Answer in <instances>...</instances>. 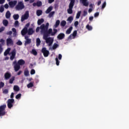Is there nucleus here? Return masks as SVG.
<instances>
[{
  "instance_id": "obj_1",
  "label": "nucleus",
  "mask_w": 129,
  "mask_h": 129,
  "mask_svg": "<svg viewBox=\"0 0 129 129\" xmlns=\"http://www.w3.org/2000/svg\"><path fill=\"white\" fill-rule=\"evenodd\" d=\"M49 28V23H46V25L42 24L40 26V29L41 30V33H43V39L45 40L46 43L48 44V46H51L54 42V39L51 37H48L49 36H55L58 30L56 29Z\"/></svg>"
},
{
  "instance_id": "obj_2",
  "label": "nucleus",
  "mask_w": 129,
  "mask_h": 129,
  "mask_svg": "<svg viewBox=\"0 0 129 129\" xmlns=\"http://www.w3.org/2000/svg\"><path fill=\"white\" fill-rule=\"evenodd\" d=\"M25 63L26 62L24 60V59H19L18 62L17 60H15L13 62L12 65L14 66V69L15 72H18L19 70L21 69V66H23V65H25Z\"/></svg>"
},
{
  "instance_id": "obj_3",
  "label": "nucleus",
  "mask_w": 129,
  "mask_h": 129,
  "mask_svg": "<svg viewBox=\"0 0 129 129\" xmlns=\"http://www.w3.org/2000/svg\"><path fill=\"white\" fill-rule=\"evenodd\" d=\"M75 5V0H71L69 5V9L67 10L68 14L71 15L73 14V7Z\"/></svg>"
},
{
  "instance_id": "obj_4",
  "label": "nucleus",
  "mask_w": 129,
  "mask_h": 129,
  "mask_svg": "<svg viewBox=\"0 0 129 129\" xmlns=\"http://www.w3.org/2000/svg\"><path fill=\"white\" fill-rule=\"evenodd\" d=\"M25 9V5H24V3L23 2H19L18 3V4L15 7V10L16 11H22Z\"/></svg>"
},
{
  "instance_id": "obj_5",
  "label": "nucleus",
  "mask_w": 129,
  "mask_h": 129,
  "mask_svg": "<svg viewBox=\"0 0 129 129\" xmlns=\"http://www.w3.org/2000/svg\"><path fill=\"white\" fill-rule=\"evenodd\" d=\"M15 102V100L14 99H8L7 101V105L8 107V108H12L13 106H14V105H13V103Z\"/></svg>"
},
{
  "instance_id": "obj_6",
  "label": "nucleus",
  "mask_w": 129,
  "mask_h": 129,
  "mask_svg": "<svg viewBox=\"0 0 129 129\" xmlns=\"http://www.w3.org/2000/svg\"><path fill=\"white\" fill-rule=\"evenodd\" d=\"M29 17V11H26L24 15H22L21 17V22H24L25 20H28Z\"/></svg>"
},
{
  "instance_id": "obj_7",
  "label": "nucleus",
  "mask_w": 129,
  "mask_h": 129,
  "mask_svg": "<svg viewBox=\"0 0 129 129\" xmlns=\"http://www.w3.org/2000/svg\"><path fill=\"white\" fill-rule=\"evenodd\" d=\"M7 46H14V40L11 38H8L6 39Z\"/></svg>"
},
{
  "instance_id": "obj_8",
  "label": "nucleus",
  "mask_w": 129,
  "mask_h": 129,
  "mask_svg": "<svg viewBox=\"0 0 129 129\" xmlns=\"http://www.w3.org/2000/svg\"><path fill=\"white\" fill-rule=\"evenodd\" d=\"M42 53H43L44 57H48L49 56V51L46 47H43L41 50Z\"/></svg>"
},
{
  "instance_id": "obj_9",
  "label": "nucleus",
  "mask_w": 129,
  "mask_h": 129,
  "mask_svg": "<svg viewBox=\"0 0 129 129\" xmlns=\"http://www.w3.org/2000/svg\"><path fill=\"white\" fill-rule=\"evenodd\" d=\"M11 55L10 56V60L11 61H13L15 58H16V49H13L12 52H11Z\"/></svg>"
},
{
  "instance_id": "obj_10",
  "label": "nucleus",
  "mask_w": 129,
  "mask_h": 129,
  "mask_svg": "<svg viewBox=\"0 0 129 129\" xmlns=\"http://www.w3.org/2000/svg\"><path fill=\"white\" fill-rule=\"evenodd\" d=\"M77 36V31L75 30L73 32L72 34H71L68 37V40H71V39H74L75 37Z\"/></svg>"
},
{
  "instance_id": "obj_11",
  "label": "nucleus",
  "mask_w": 129,
  "mask_h": 129,
  "mask_svg": "<svg viewBox=\"0 0 129 129\" xmlns=\"http://www.w3.org/2000/svg\"><path fill=\"white\" fill-rule=\"evenodd\" d=\"M18 4V1H10L9 3V5L10 7V8H14L16 5Z\"/></svg>"
},
{
  "instance_id": "obj_12",
  "label": "nucleus",
  "mask_w": 129,
  "mask_h": 129,
  "mask_svg": "<svg viewBox=\"0 0 129 129\" xmlns=\"http://www.w3.org/2000/svg\"><path fill=\"white\" fill-rule=\"evenodd\" d=\"M57 38L58 40H63L65 38V34L60 33L57 35Z\"/></svg>"
},
{
  "instance_id": "obj_13",
  "label": "nucleus",
  "mask_w": 129,
  "mask_h": 129,
  "mask_svg": "<svg viewBox=\"0 0 129 129\" xmlns=\"http://www.w3.org/2000/svg\"><path fill=\"white\" fill-rule=\"evenodd\" d=\"M28 33V28L24 27L21 31V35L22 36H25Z\"/></svg>"
},
{
  "instance_id": "obj_14",
  "label": "nucleus",
  "mask_w": 129,
  "mask_h": 129,
  "mask_svg": "<svg viewBox=\"0 0 129 129\" xmlns=\"http://www.w3.org/2000/svg\"><path fill=\"white\" fill-rule=\"evenodd\" d=\"M4 76H5V79L6 80H8V79H10L12 77V75L11 74V73L9 72H7L5 73Z\"/></svg>"
},
{
  "instance_id": "obj_15",
  "label": "nucleus",
  "mask_w": 129,
  "mask_h": 129,
  "mask_svg": "<svg viewBox=\"0 0 129 129\" xmlns=\"http://www.w3.org/2000/svg\"><path fill=\"white\" fill-rule=\"evenodd\" d=\"M80 3L83 4V6L85 7H88V3H87V0H80Z\"/></svg>"
},
{
  "instance_id": "obj_16",
  "label": "nucleus",
  "mask_w": 129,
  "mask_h": 129,
  "mask_svg": "<svg viewBox=\"0 0 129 129\" xmlns=\"http://www.w3.org/2000/svg\"><path fill=\"white\" fill-rule=\"evenodd\" d=\"M53 10V7L50 6L45 11V14H49L52 12V10Z\"/></svg>"
},
{
  "instance_id": "obj_17",
  "label": "nucleus",
  "mask_w": 129,
  "mask_h": 129,
  "mask_svg": "<svg viewBox=\"0 0 129 129\" xmlns=\"http://www.w3.org/2000/svg\"><path fill=\"white\" fill-rule=\"evenodd\" d=\"M6 108H7V105L4 104L0 106V111H6Z\"/></svg>"
},
{
  "instance_id": "obj_18",
  "label": "nucleus",
  "mask_w": 129,
  "mask_h": 129,
  "mask_svg": "<svg viewBox=\"0 0 129 129\" xmlns=\"http://www.w3.org/2000/svg\"><path fill=\"white\" fill-rule=\"evenodd\" d=\"M34 32L35 31H34V30H33V28H29L27 32L28 34L30 35H33V34H34Z\"/></svg>"
},
{
  "instance_id": "obj_19",
  "label": "nucleus",
  "mask_w": 129,
  "mask_h": 129,
  "mask_svg": "<svg viewBox=\"0 0 129 129\" xmlns=\"http://www.w3.org/2000/svg\"><path fill=\"white\" fill-rule=\"evenodd\" d=\"M72 30H73V27L72 26H71L68 29H67V30L66 32V33L67 35L71 34V31H72Z\"/></svg>"
},
{
  "instance_id": "obj_20",
  "label": "nucleus",
  "mask_w": 129,
  "mask_h": 129,
  "mask_svg": "<svg viewBox=\"0 0 129 129\" xmlns=\"http://www.w3.org/2000/svg\"><path fill=\"white\" fill-rule=\"evenodd\" d=\"M11 51V48H8L7 50L4 52V56H8V54H10V52Z\"/></svg>"
},
{
  "instance_id": "obj_21",
  "label": "nucleus",
  "mask_w": 129,
  "mask_h": 129,
  "mask_svg": "<svg viewBox=\"0 0 129 129\" xmlns=\"http://www.w3.org/2000/svg\"><path fill=\"white\" fill-rule=\"evenodd\" d=\"M48 17L51 19L52 17H54V15H55V11H52L50 13H48Z\"/></svg>"
},
{
  "instance_id": "obj_22",
  "label": "nucleus",
  "mask_w": 129,
  "mask_h": 129,
  "mask_svg": "<svg viewBox=\"0 0 129 129\" xmlns=\"http://www.w3.org/2000/svg\"><path fill=\"white\" fill-rule=\"evenodd\" d=\"M59 25H60V20H57L56 22L55 25H54V28L56 29V28H58L59 27Z\"/></svg>"
},
{
  "instance_id": "obj_23",
  "label": "nucleus",
  "mask_w": 129,
  "mask_h": 129,
  "mask_svg": "<svg viewBox=\"0 0 129 129\" xmlns=\"http://www.w3.org/2000/svg\"><path fill=\"white\" fill-rule=\"evenodd\" d=\"M13 18L14 20L17 21V20H19V18H20V15H19V14H14L13 16Z\"/></svg>"
},
{
  "instance_id": "obj_24",
  "label": "nucleus",
  "mask_w": 129,
  "mask_h": 129,
  "mask_svg": "<svg viewBox=\"0 0 129 129\" xmlns=\"http://www.w3.org/2000/svg\"><path fill=\"white\" fill-rule=\"evenodd\" d=\"M6 19H10L11 18V12L9 11H8L6 14Z\"/></svg>"
},
{
  "instance_id": "obj_25",
  "label": "nucleus",
  "mask_w": 129,
  "mask_h": 129,
  "mask_svg": "<svg viewBox=\"0 0 129 129\" xmlns=\"http://www.w3.org/2000/svg\"><path fill=\"white\" fill-rule=\"evenodd\" d=\"M44 22V19L41 18V19H39L37 21V24L38 26H40V25H42L43 24V22Z\"/></svg>"
},
{
  "instance_id": "obj_26",
  "label": "nucleus",
  "mask_w": 129,
  "mask_h": 129,
  "mask_svg": "<svg viewBox=\"0 0 129 129\" xmlns=\"http://www.w3.org/2000/svg\"><path fill=\"white\" fill-rule=\"evenodd\" d=\"M0 46H1V48H3V46L5 45V40L3 38L0 39Z\"/></svg>"
},
{
  "instance_id": "obj_27",
  "label": "nucleus",
  "mask_w": 129,
  "mask_h": 129,
  "mask_svg": "<svg viewBox=\"0 0 129 129\" xmlns=\"http://www.w3.org/2000/svg\"><path fill=\"white\" fill-rule=\"evenodd\" d=\"M43 13V11L42 10H38L36 11V15L38 16V17H40L41 15H42V13Z\"/></svg>"
},
{
  "instance_id": "obj_28",
  "label": "nucleus",
  "mask_w": 129,
  "mask_h": 129,
  "mask_svg": "<svg viewBox=\"0 0 129 129\" xmlns=\"http://www.w3.org/2000/svg\"><path fill=\"white\" fill-rule=\"evenodd\" d=\"M3 25L5 27H7L8 25H9V21L7 20H3Z\"/></svg>"
},
{
  "instance_id": "obj_29",
  "label": "nucleus",
  "mask_w": 129,
  "mask_h": 129,
  "mask_svg": "<svg viewBox=\"0 0 129 129\" xmlns=\"http://www.w3.org/2000/svg\"><path fill=\"white\" fill-rule=\"evenodd\" d=\"M14 91H20V87H19V86L16 85L14 86V88H13Z\"/></svg>"
},
{
  "instance_id": "obj_30",
  "label": "nucleus",
  "mask_w": 129,
  "mask_h": 129,
  "mask_svg": "<svg viewBox=\"0 0 129 129\" xmlns=\"http://www.w3.org/2000/svg\"><path fill=\"white\" fill-rule=\"evenodd\" d=\"M32 42V40L31 39H27L25 42V45H29V44H31V42Z\"/></svg>"
},
{
  "instance_id": "obj_31",
  "label": "nucleus",
  "mask_w": 129,
  "mask_h": 129,
  "mask_svg": "<svg viewBox=\"0 0 129 129\" xmlns=\"http://www.w3.org/2000/svg\"><path fill=\"white\" fill-rule=\"evenodd\" d=\"M14 81H15V77L13 76L9 80V83L10 84H13V83H14Z\"/></svg>"
},
{
  "instance_id": "obj_32",
  "label": "nucleus",
  "mask_w": 129,
  "mask_h": 129,
  "mask_svg": "<svg viewBox=\"0 0 129 129\" xmlns=\"http://www.w3.org/2000/svg\"><path fill=\"white\" fill-rule=\"evenodd\" d=\"M67 21L70 23V24H71V23H72V21H73V17L72 16L69 17L68 18Z\"/></svg>"
},
{
  "instance_id": "obj_33",
  "label": "nucleus",
  "mask_w": 129,
  "mask_h": 129,
  "mask_svg": "<svg viewBox=\"0 0 129 129\" xmlns=\"http://www.w3.org/2000/svg\"><path fill=\"white\" fill-rule=\"evenodd\" d=\"M58 47H59V45H58V44L55 43L53 44V45L52 46V49H53V50H55V49H57V48H58Z\"/></svg>"
},
{
  "instance_id": "obj_34",
  "label": "nucleus",
  "mask_w": 129,
  "mask_h": 129,
  "mask_svg": "<svg viewBox=\"0 0 129 129\" xmlns=\"http://www.w3.org/2000/svg\"><path fill=\"white\" fill-rule=\"evenodd\" d=\"M40 44H41V40L38 38L36 39V46H40Z\"/></svg>"
},
{
  "instance_id": "obj_35",
  "label": "nucleus",
  "mask_w": 129,
  "mask_h": 129,
  "mask_svg": "<svg viewBox=\"0 0 129 129\" xmlns=\"http://www.w3.org/2000/svg\"><path fill=\"white\" fill-rule=\"evenodd\" d=\"M66 21L65 20H63L60 22L61 27H65L66 26Z\"/></svg>"
},
{
  "instance_id": "obj_36",
  "label": "nucleus",
  "mask_w": 129,
  "mask_h": 129,
  "mask_svg": "<svg viewBox=\"0 0 129 129\" xmlns=\"http://www.w3.org/2000/svg\"><path fill=\"white\" fill-rule=\"evenodd\" d=\"M86 29H87V30H88V31H91L92 30V26L89 25V24H88L86 26Z\"/></svg>"
},
{
  "instance_id": "obj_37",
  "label": "nucleus",
  "mask_w": 129,
  "mask_h": 129,
  "mask_svg": "<svg viewBox=\"0 0 129 129\" xmlns=\"http://www.w3.org/2000/svg\"><path fill=\"white\" fill-rule=\"evenodd\" d=\"M32 53L33 55H34V56H37L38 55V52L36 50H35V49H32Z\"/></svg>"
},
{
  "instance_id": "obj_38",
  "label": "nucleus",
  "mask_w": 129,
  "mask_h": 129,
  "mask_svg": "<svg viewBox=\"0 0 129 129\" xmlns=\"http://www.w3.org/2000/svg\"><path fill=\"white\" fill-rule=\"evenodd\" d=\"M6 111H0V116H4L6 115Z\"/></svg>"
},
{
  "instance_id": "obj_39",
  "label": "nucleus",
  "mask_w": 129,
  "mask_h": 129,
  "mask_svg": "<svg viewBox=\"0 0 129 129\" xmlns=\"http://www.w3.org/2000/svg\"><path fill=\"white\" fill-rule=\"evenodd\" d=\"M34 86V84L32 82L30 83L27 85L28 88H31V87H33Z\"/></svg>"
},
{
  "instance_id": "obj_40",
  "label": "nucleus",
  "mask_w": 129,
  "mask_h": 129,
  "mask_svg": "<svg viewBox=\"0 0 129 129\" xmlns=\"http://www.w3.org/2000/svg\"><path fill=\"white\" fill-rule=\"evenodd\" d=\"M80 15H81V11H79L77 13V15H76V19H79V18H80Z\"/></svg>"
},
{
  "instance_id": "obj_41",
  "label": "nucleus",
  "mask_w": 129,
  "mask_h": 129,
  "mask_svg": "<svg viewBox=\"0 0 129 129\" xmlns=\"http://www.w3.org/2000/svg\"><path fill=\"white\" fill-rule=\"evenodd\" d=\"M24 75L25 76H29V70H27L24 71Z\"/></svg>"
},
{
  "instance_id": "obj_42",
  "label": "nucleus",
  "mask_w": 129,
  "mask_h": 129,
  "mask_svg": "<svg viewBox=\"0 0 129 129\" xmlns=\"http://www.w3.org/2000/svg\"><path fill=\"white\" fill-rule=\"evenodd\" d=\"M37 4V7H41L42 4V2L41 1H38L36 2Z\"/></svg>"
},
{
  "instance_id": "obj_43",
  "label": "nucleus",
  "mask_w": 129,
  "mask_h": 129,
  "mask_svg": "<svg viewBox=\"0 0 129 129\" xmlns=\"http://www.w3.org/2000/svg\"><path fill=\"white\" fill-rule=\"evenodd\" d=\"M15 27H19L20 26V24L19 23L18 21H16L14 23Z\"/></svg>"
},
{
  "instance_id": "obj_44",
  "label": "nucleus",
  "mask_w": 129,
  "mask_h": 129,
  "mask_svg": "<svg viewBox=\"0 0 129 129\" xmlns=\"http://www.w3.org/2000/svg\"><path fill=\"white\" fill-rule=\"evenodd\" d=\"M4 11H5V8H4V6H1L0 7V13H4Z\"/></svg>"
},
{
  "instance_id": "obj_45",
  "label": "nucleus",
  "mask_w": 129,
  "mask_h": 129,
  "mask_svg": "<svg viewBox=\"0 0 129 129\" xmlns=\"http://www.w3.org/2000/svg\"><path fill=\"white\" fill-rule=\"evenodd\" d=\"M55 61H56V64L57 66H59V64H60V61H59V59H58V58H55Z\"/></svg>"
},
{
  "instance_id": "obj_46",
  "label": "nucleus",
  "mask_w": 129,
  "mask_h": 129,
  "mask_svg": "<svg viewBox=\"0 0 129 129\" xmlns=\"http://www.w3.org/2000/svg\"><path fill=\"white\" fill-rule=\"evenodd\" d=\"M21 96L22 94L21 93H19L16 96V99H19V98H21Z\"/></svg>"
},
{
  "instance_id": "obj_47",
  "label": "nucleus",
  "mask_w": 129,
  "mask_h": 129,
  "mask_svg": "<svg viewBox=\"0 0 129 129\" xmlns=\"http://www.w3.org/2000/svg\"><path fill=\"white\" fill-rule=\"evenodd\" d=\"M17 45H18V46H21V45H23V43L20 40H19L18 42H16Z\"/></svg>"
},
{
  "instance_id": "obj_48",
  "label": "nucleus",
  "mask_w": 129,
  "mask_h": 129,
  "mask_svg": "<svg viewBox=\"0 0 129 129\" xmlns=\"http://www.w3.org/2000/svg\"><path fill=\"white\" fill-rule=\"evenodd\" d=\"M105 7H106V2H104L102 6V7H101V9L102 10H103V9H104V8H105Z\"/></svg>"
},
{
  "instance_id": "obj_49",
  "label": "nucleus",
  "mask_w": 129,
  "mask_h": 129,
  "mask_svg": "<svg viewBox=\"0 0 129 129\" xmlns=\"http://www.w3.org/2000/svg\"><path fill=\"white\" fill-rule=\"evenodd\" d=\"M35 73H36V71H35V70H34V69L31 70V71L30 72V74L31 75H34V74H35Z\"/></svg>"
},
{
  "instance_id": "obj_50",
  "label": "nucleus",
  "mask_w": 129,
  "mask_h": 129,
  "mask_svg": "<svg viewBox=\"0 0 129 129\" xmlns=\"http://www.w3.org/2000/svg\"><path fill=\"white\" fill-rule=\"evenodd\" d=\"M4 86H5V83H4L3 82H0V90L1 88L4 87Z\"/></svg>"
},
{
  "instance_id": "obj_51",
  "label": "nucleus",
  "mask_w": 129,
  "mask_h": 129,
  "mask_svg": "<svg viewBox=\"0 0 129 129\" xmlns=\"http://www.w3.org/2000/svg\"><path fill=\"white\" fill-rule=\"evenodd\" d=\"M3 93H4V94H8L9 93V90L7 89H5L3 91Z\"/></svg>"
},
{
  "instance_id": "obj_52",
  "label": "nucleus",
  "mask_w": 129,
  "mask_h": 129,
  "mask_svg": "<svg viewBox=\"0 0 129 129\" xmlns=\"http://www.w3.org/2000/svg\"><path fill=\"white\" fill-rule=\"evenodd\" d=\"M88 15V13H87V11H84V14H83V16L86 17V16H87Z\"/></svg>"
},
{
  "instance_id": "obj_53",
  "label": "nucleus",
  "mask_w": 129,
  "mask_h": 129,
  "mask_svg": "<svg viewBox=\"0 0 129 129\" xmlns=\"http://www.w3.org/2000/svg\"><path fill=\"white\" fill-rule=\"evenodd\" d=\"M78 25H79V23L78 22V21L75 22V23H74L75 27H77V26H78Z\"/></svg>"
},
{
  "instance_id": "obj_54",
  "label": "nucleus",
  "mask_w": 129,
  "mask_h": 129,
  "mask_svg": "<svg viewBox=\"0 0 129 129\" xmlns=\"http://www.w3.org/2000/svg\"><path fill=\"white\" fill-rule=\"evenodd\" d=\"M5 31V27H2L0 28V33H2V32H4Z\"/></svg>"
},
{
  "instance_id": "obj_55",
  "label": "nucleus",
  "mask_w": 129,
  "mask_h": 129,
  "mask_svg": "<svg viewBox=\"0 0 129 129\" xmlns=\"http://www.w3.org/2000/svg\"><path fill=\"white\" fill-rule=\"evenodd\" d=\"M13 34V32L12 31H9L7 33V35L11 36Z\"/></svg>"
},
{
  "instance_id": "obj_56",
  "label": "nucleus",
  "mask_w": 129,
  "mask_h": 129,
  "mask_svg": "<svg viewBox=\"0 0 129 129\" xmlns=\"http://www.w3.org/2000/svg\"><path fill=\"white\" fill-rule=\"evenodd\" d=\"M98 16H99V12H96V13H95L94 17L95 18H96L97 17H98Z\"/></svg>"
},
{
  "instance_id": "obj_57",
  "label": "nucleus",
  "mask_w": 129,
  "mask_h": 129,
  "mask_svg": "<svg viewBox=\"0 0 129 129\" xmlns=\"http://www.w3.org/2000/svg\"><path fill=\"white\" fill-rule=\"evenodd\" d=\"M5 2H6V0H0V5L5 4Z\"/></svg>"
},
{
  "instance_id": "obj_58",
  "label": "nucleus",
  "mask_w": 129,
  "mask_h": 129,
  "mask_svg": "<svg viewBox=\"0 0 129 129\" xmlns=\"http://www.w3.org/2000/svg\"><path fill=\"white\" fill-rule=\"evenodd\" d=\"M40 29H41V27L39 28V27L36 28V33H39V31H40Z\"/></svg>"
},
{
  "instance_id": "obj_59",
  "label": "nucleus",
  "mask_w": 129,
  "mask_h": 129,
  "mask_svg": "<svg viewBox=\"0 0 129 129\" xmlns=\"http://www.w3.org/2000/svg\"><path fill=\"white\" fill-rule=\"evenodd\" d=\"M12 32H13V33H16L17 29H16V28H13L12 29Z\"/></svg>"
},
{
  "instance_id": "obj_60",
  "label": "nucleus",
  "mask_w": 129,
  "mask_h": 129,
  "mask_svg": "<svg viewBox=\"0 0 129 129\" xmlns=\"http://www.w3.org/2000/svg\"><path fill=\"white\" fill-rule=\"evenodd\" d=\"M4 8H5L6 9H9V5L8 4H6L4 5Z\"/></svg>"
},
{
  "instance_id": "obj_61",
  "label": "nucleus",
  "mask_w": 129,
  "mask_h": 129,
  "mask_svg": "<svg viewBox=\"0 0 129 129\" xmlns=\"http://www.w3.org/2000/svg\"><path fill=\"white\" fill-rule=\"evenodd\" d=\"M58 59L59 60H61V59H62V54H58Z\"/></svg>"
},
{
  "instance_id": "obj_62",
  "label": "nucleus",
  "mask_w": 129,
  "mask_h": 129,
  "mask_svg": "<svg viewBox=\"0 0 129 129\" xmlns=\"http://www.w3.org/2000/svg\"><path fill=\"white\" fill-rule=\"evenodd\" d=\"M89 21H93V16H91L89 17Z\"/></svg>"
},
{
  "instance_id": "obj_63",
  "label": "nucleus",
  "mask_w": 129,
  "mask_h": 129,
  "mask_svg": "<svg viewBox=\"0 0 129 129\" xmlns=\"http://www.w3.org/2000/svg\"><path fill=\"white\" fill-rule=\"evenodd\" d=\"M14 93H12L10 96L11 98H14Z\"/></svg>"
},
{
  "instance_id": "obj_64",
  "label": "nucleus",
  "mask_w": 129,
  "mask_h": 129,
  "mask_svg": "<svg viewBox=\"0 0 129 129\" xmlns=\"http://www.w3.org/2000/svg\"><path fill=\"white\" fill-rule=\"evenodd\" d=\"M54 0H48V4H52V3L54 2Z\"/></svg>"
}]
</instances>
